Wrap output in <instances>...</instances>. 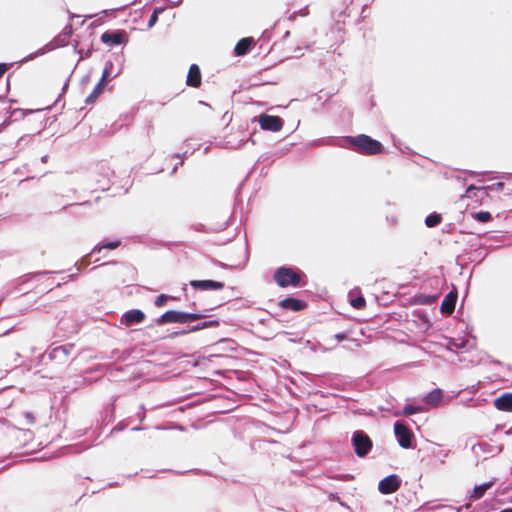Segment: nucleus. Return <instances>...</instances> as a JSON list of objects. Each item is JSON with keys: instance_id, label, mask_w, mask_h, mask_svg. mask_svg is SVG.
Returning <instances> with one entry per match:
<instances>
[{"instance_id": "nucleus-18", "label": "nucleus", "mask_w": 512, "mask_h": 512, "mask_svg": "<svg viewBox=\"0 0 512 512\" xmlns=\"http://www.w3.org/2000/svg\"><path fill=\"white\" fill-rule=\"evenodd\" d=\"M494 483H495L494 481H489V482L483 483L481 485L475 486L469 495V499L471 501H476V500L481 499L484 496L485 492L488 489H490L494 485Z\"/></svg>"}, {"instance_id": "nucleus-6", "label": "nucleus", "mask_w": 512, "mask_h": 512, "mask_svg": "<svg viewBox=\"0 0 512 512\" xmlns=\"http://www.w3.org/2000/svg\"><path fill=\"white\" fill-rule=\"evenodd\" d=\"M259 125L263 130L278 132L283 128V120L279 116L261 114Z\"/></svg>"}, {"instance_id": "nucleus-32", "label": "nucleus", "mask_w": 512, "mask_h": 512, "mask_svg": "<svg viewBox=\"0 0 512 512\" xmlns=\"http://www.w3.org/2000/svg\"><path fill=\"white\" fill-rule=\"evenodd\" d=\"M436 300V296H428L423 303L431 304Z\"/></svg>"}, {"instance_id": "nucleus-24", "label": "nucleus", "mask_w": 512, "mask_h": 512, "mask_svg": "<svg viewBox=\"0 0 512 512\" xmlns=\"http://www.w3.org/2000/svg\"><path fill=\"white\" fill-rule=\"evenodd\" d=\"M471 216L475 220H477L479 222H483V223H487V222L491 221V219H492V215L488 211L475 212V213H472Z\"/></svg>"}, {"instance_id": "nucleus-5", "label": "nucleus", "mask_w": 512, "mask_h": 512, "mask_svg": "<svg viewBox=\"0 0 512 512\" xmlns=\"http://www.w3.org/2000/svg\"><path fill=\"white\" fill-rule=\"evenodd\" d=\"M394 432L398 439L399 445L402 448L407 449V448L411 447V441H412L413 434H412L411 430L406 425H404L403 423H401L399 421L396 422L394 424Z\"/></svg>"}, {"instance_id": "nucleus-8", "label": "nucleus", "mask_w": 512, "mask_h": 512, "mask_svg": "<svg viewBox=\"0 0 512 512\" xmlns=\"http://www.w3.org/2000/svg\"><path fill=\"white\" fill-rule=\"evenodd\" d=\"M146 319V315L142 310L132 309L126 311L120 318V323L126 327L134 324L142 323Z\"/></svg>"}, {"instance_id": "nucleus-12", "label": "nucleus", "mask_w": 512, "mask_h": 512, "mask_svg": "<svg viewBox=\"0 0 512 512\" xmlns=\"http://www.w3.org/2000/svg\"><path fill=\"white\" fill-rule=\"evenodd\" d=\"M457 298H458V293L457 291L454 289L452 291H450L443 299L442 303H441V306H440V310L442 313L444 314H452L455 310V305H456V301H457Z\"/></svg>"}, {"instance_id": "nucleus-31", "label": "nucleus", "mask_w": 512, "mask_h": 512, "mask_svg": "<svg viewBox=\"0 0 512 512\" xmlns=\"http://www.w3.org/2000/svg\"><path fill=\"white\" fill-rule=\"evenodd\" d=\"M334 338L338 341H343L347 339V335L345 333H338L334 335Z\"/></svg>"}, {"instance_id": "nucleus-3", "label": "nucleus", "mask_w": 512, "mask_h": 512, "mask_svg": "<svg viewBox=\"0 0 512 512\" xmlns=\"http://www.w3.org/2000/svg\"><path fill=\"white\" fill-rule=\"evenodd\" d=\"M274 281L278 286L285 288L288 286H299L301 282V276L292 268L280 267L274 272Z\"/></svg>"}, {"instance_id": "nucleus-9", "label": "nucleus", "mask_w": 512, "mask_h": 512, "mask_svg": "<svg viewBox=\"0 0 512 512\" xmlns=\"http://www.w3.org/2000/svg\"><path fill=\"white\" fill-rule=\"evenodd\" d=\"M126 32L123 30L118 31H106L101 36V41L107 45H120L124 42Z\"/></svg>"}, {"instance_id": "nucleus-29", "label": "nucleus", "mask_w": 512, "mask_h": 512, "mask_svg": "<svg viewBox=\"0 0 512 512\" xmlns=\"http://www.w3.org/2000/svg\"><path fill=\"white\" fill-rule=\"evenodd\" d=\"M171 297L166 294H161L155 299V306L162 307L166 304L167 300Z\"/></svg>"}, {"instance_id": "nucleus-26", "label": "nucleus", "mask_w": 512, "mask_h": 512, "mask_svg": "<svg viewBox=\"0 0 512 512\" xmlns=\"http://www.w3.org/2000/svg\"><path fill=\"white\" fill-rule=\"evenodd\" d=\"M423 411L424 409L421 406L405 405L402 414L405 416H409Z\"/></svg>"}, {"instance_id": "nucleus-28", "label": "nucleus", "mask_w": 512, "mask_h": 512, "mask_svg": "<svg viewBox=\"0 0 512 512\" xmlns=\"http://www.w3.org/2000/svg\"><path fill=\"white\" fill-rule=\"evenodd\" d=\"M162 12H164V9H163V8H160V7L156 8V9L153 11V13H152V15L150 16V19H149V21H148V27H149V28L153 27V26L156 24V22L158 21V15H159L160 13H162Z\"/></svg>"}, {"instance_id": "nucleus-23", "label": "nucleus", "mask_w": 512, "mask_h": 512, "mask_svg": "<svg viewBox=\"0 0 512 512\" xmlns=\"http://www.w3.org/2000/svg\"><path fill=\"white\" fill-rule=\"evenodd\" d=\"M442 222V216L438 213L430 214L425 219V224L428 227H435Z\"/></svg>"}, {"instance_id": "nucleus-11", "label": "nucleus", "mask_w": 512, "mask_h": 512, "mask_svg": "<svg viewBox=\"0 0 512 512\" xmlns=\"http://www.w3.org/2000/svg\"><path fill=\"white\" fill-rule=\"evenodd\" d=\"M202 83V76L200 68L197 64H192L189 67L186 84L193 88H199Z\"/></svg>"}, {"instance_id": "nucleus-2", "label": "nucleus", "mask_w": 512, "mask_h": 512, "mask_svg": "<svg viewBox=\"0 0 512 512\" xmlns=\"http://www.w3.org/2000/svg\"><path fill=\"white\" fill-rule=\"evenodd\" d=\"M206 315L202 313H185L175 310H169L156 319L157 325L166 323H188L204 318Z\"/></svg>"}, {"instance_id": "nucleus-30", "label": "nucleus", "mask_w": 512, "mask_h": 512, "mask_svg": "<svg viewBox=\"0 0 512 512\" xmlns=\"http://www.w3.org/2000/svg\"><path fill=\"white\" fill-rule=\"evenodd\" d=\"M9 68L10 64L0 63V79L4 76V74L8 71Z\"/></svg>"}, {"instance_id": "nucleus-25", "label": "nucleus", "mask_w": 512, "mask_h": 512, "mask_svg": "<svg viewBox=\"0 0 512 512\" xmlns=\"http://www.w3.org/2000/svg\"><path fill=\"white\" fill-rule=\"evenodd\" d=\"M97 170L98 173L104 175L108 181L114 176V171L107 164H100Z\"/></svg>"}, {"instance_id": "nucleus-13", "label": "nucleus", "mask_w": 512, "mask_h": 512, "mask_svg": "<svg viewBox=\"0 0 512 512\" xmlns=\"http://www.w3.org/2000/svg\"><path fill=\"white\" fill-rule=\"evenodd\" d=\"M279 306L285 310H291L298 312L304 310L307 307V303L303 300L288 297L279 302Z\"/></svg>"}, {"instance_id": "nucleus-34", "label": "nucleus", "mask_w": 512, "mask_h": 512, "mask_svg": "<svg viewBox=\"0 0 512 512\" xmlns=\"http://www.w3.org/2000/svg\"><path fill=\"white\" fill-rule=\"evenodd\" d=\"M500 512H512V508H506V509H503L502 511Z\"/></svg>"}, {"instance_id": "nucleus-10", "label": "nucleus", "mask_w": 512, "mask_h": 512, "mask_svg": "<svg viewBox=\"0 0 512 512\" xmlns=\"http://www.w3.org/2000/svg\"><path fill=\"white\" fill-rule=\"evenodd\" d=\"M190 286L194 290H222L224 283L214 280H191Z\"/></svg>"}, {"instance_id": "nucleus-19", "label": "nucleus", "mask_w": 512, "mask_h": 512, "mask_svg": "<svg viewBox=\"0 0 512 512\" xmlns=\"http://www.w3.org/2000/svg\"><path fill=\"white\" fill-rule=\"evenodd\" d=\"M442 391L440 389H434L431 392H429L424 400L427 404H430L433 407H437L442 399Z\"/></svg>"}, {"instance_id": "nucleus-15", "label": "nucleus", "mask_w": 512, "mask_h": 512, "mask_svg": "<svg viewBox=\"0 0 512 512\" xmlns=\"http://www.w3.org/2000/svg\"><path fill=\"white\" fill-rule=\"evenodd\" d=\"M494 406L501 411H512V393H505L494 400Z\"/></svg>"}, {"instance_id": "nucleus-1", "label": "nucleus", "mask_w": 512, "mask_h": 512, "mask_svg": "<svg viewBox=\"0 0 512 512\" xmlns=\"http://www.w3.org/2000/svg\"><path fill=\"white\" fill-rule=\"evenodd\" d=\"M345 141L351 150L363 155H378L384 150L381 142L366 134L348 136Z\"/></svg>"}, {"instance_id": "nucleus-21", "label": "nucleus", "mask_w": 512, "mask_h": 512, "mask_svg": "<svg viewBox=\"0 0 512 512\" xmlns=\"http://www.w3.org/2000/svg\"><path fill=\"white\" fill-rule=\"evenodd\" d=\"M121 245V241L120 240H115V241H111V242H106V243H101V244H98L97 246H95L93 248V250L91 251V254L95 253V252H101V250L103 249H116L118 248L119 246Z\"/></svg>"}, {"instance_id": "nucleus-22", "label": "nucleus", "mask_w": 512, "mask_h": 512, "mask_svg": "<svg viewBox=\"0 0 512 512\" xmlns=\"http://www.w3.org/2000/svg\"><path fill=\"white\" fill-rule=\"evenodd\" d=\"M219 325H220V323L218 320L204 321V322L198 323L197 325L193 326L188 332H195V331L206 329V328L218 327Z\"/></svg>"}, {"instance_id": "nucleus-16", "label": "nucleus", "mask_w": 512, "mask_h": 512, "mask_svg": "<svg viewBox=\"0 0 512 512\" xmlns=\"http://www.w3.org/2000/svg\"><path fill=\"white\" fill-rule=\"evenodd\" d=\"M107 76H108V71L105 70L103 72L102 78L100 79L98 84L95 86V88L93 89L91 94L89 96H87V98L85 100V102L87 104L94 103L97 100V98L100 96V94L103 92Z\"/></svg>"}, {"instance_id": "nucleus-20", "label": "nucleus", "mask_w": 512, "mask_h": 512, "mask_svg": "<svg viewBox=\"0 0 512 512\" xmlns=\"http://www.w3.org/2000/svg\"><path fill=\"white\" fill-rule=\"evenodd\" d=\"M73 348H74V344H72V343L55 347L51 351V357L57 358L60 356V354L64 355L65 357H68Z\"/></svg>"}, {"instance_id": "nucleus-7", "label": "nucleus", "mask_w": 512, "mask_h": 512, "mask_svg": "<svg viewBox=\"0 0 512 512\" xmlns=\"http://www.w3.org/2000/svg\"><path fill=\"white\" fill-rule=\"evenodd\" d=\"M401 486V480L396 474L389 475L379 482L378 489L382 494L396 492Z\"/></svg>"}, {"instance_id": "nucleus-17", "label": "nucleus", "mask_w": 512, "mask_h": 512, "mask_svg": "<svg viewBox=\"0 0 512 512\" xmlns=\"http://www.w3.org/2000/svg\"><path fill=\"white\" fill-rule=\"evenodd\" d=\"M485 197H488V192L486 187H476L474 185H470L463 198H477L482 201Z\"/></svg>"}, {"instance_id": "nucleus-4", "label": "nucleus", "mask_w": 512, "mask_h": 512, "mask_svg": "<svg viewBox=\"0 0 512 512\" xmlns=\"http://www.w3.org/2000/svg\"><path fill=\"white\" fill-rule=\"evenodd\" d=\"M353 446L355 453L359 457L366 456L372 448V441L368 435L364 434L362 431H357L354 433L352 438Z\"/></svg>"}, {"instance_id": "nucleus-27", "label": "nucleus", "mask_w": 512, "mask_h": 512, "mask_svg": "<svg viewBox=\"0 0 512 512\" xmlns=\"http://www.w3.org/2000/svg\"><path fill=\"white\" fill-rule=\"evenodd\" d=\"M350 304L355 309H362L366 305V300L362 295H359L356 298H352Z\"/></svg>"}, {"instance_id": "nucleus-33", "label": "nucleus", "mask_w": 512, "mask_h": 512, "mask_svg": "<svg viewBox=\"0 0 512 512\" xmlns=\"http://www.w3.org/2000/svg\"><path fill=\"white\" fill-rule=\"evenodd\" d=\"M26 417L29 419L30 423H34L35 422V417L32 414L27 413Z\"/></svg>"}, {"instance_id": "nucleus-14", "label": "nucleus", "mask_w": 512, "mask_h": 512, "mask_svg": "<svg viewBox=\"0 0 512 512\" xmlns=\"http://www.w3.org/2000/svg\"><path fill=\"white\" fill-rule=\"evenodd\" d=\"M256 41L253 37H245L240 39L234 48V52L237 56H244L246 55L253 46H255Z\"/></svg>"}]
</instances>
